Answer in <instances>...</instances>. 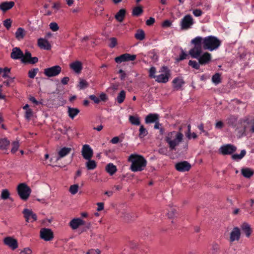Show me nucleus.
Returning a JSON list of instances; mask_svg holds the SVG:
<instances>
[{
    "mask_svg": "<svg viewBox=\"0 0 254 254\" xmlns=\"http://www.w3.org/2000/svg\"><path fill=\"white\" fill-rule=\"evenodd\" d=\"M191 43L193 44L194 47L189 51V54L191 58H196L200 53H202V48L204 50L212 51L218 48L221 41L213 36H209L204 38L197 36L191 41Z\"/></svg>",
    "mask_w": 254,
    "mask_h": 254,
    "instance_id": "nucleus-1",
    "label": "nucleus"
},
{
    "mask_svg": "<svg viewBox=\"0 0 254 254\" xmlns=\"http://www.w3.org/2000/svg\"><path fill=\"white\" fill-rule=\"evenodd\" d=\"M128 161L131 163L130 169L134 172L142 171L147 165V161L144 157L138 154H131Z\"/></svg>",
    "mask_w": 254,
    "mask_h": 254,
    "instance_id": "nucleus-2",
    "label": "nucleus"
},
{
    "mask_svg": "<svg viewBox=\"0 0 254 254\" xmlns=\"http://www.w3.org/2000/svg\"><path fill=\"white\" fill-rule=\"evenodd\" d=\"M183 136L181 131H173L167 133L165 140L168 144L170 150H176V147L183 141Z\"/></svg>",
    "mask_w": 254,
    "mask_h": 254,
    "instance_id": "nucleus-3",
    "label": "nucleus"
},
{
    "mask_svg": "<svg viewBox=\"0 0 254 254\" xmlns=\"http://www.w3.org/2000/svg\"><path fill=\"white\" fill-rule=\"evenodd\" d=\"M17 190L20 197L24 200L28 199L31 192V189L24 183L20 184Z\"/></svg>",
    "mask_w": 254,
    "mask_h": 254,
    "instance_id": "nucleus-4",
    "label": "nucleus"
},
{
    "mask_svg": "<svg viewBox=\"0 0 254 254\" xmlns=\"http://www.w3.org/2000/svg\"><path fill=\"white\" fill-rule=\"evenodd\" d=\"M194 24V21L192 16L190 14L185 15L181 20L180 22L181 28L182 30H187L191 28Z\"/></svg>",
    "mask_w": 254,
    "mask_h": 254,
    "instance_id": "nucleus-5",
    "label": "nucleus"
},
{
    "mask_svg": "<svg viewBox=\"0 0 254 254\" xmlns=\"http://www.w3.org/2000/svg\"><path fill=\"white\" fill-rule=\"evenodd\" d=\"M62 71V68L60 65H55L51 67L45 68L44 74L48 77L56 76L59 75Z\"/></svg>",
    "mask_w": 254,
    "mask_h": 254,
    "instance_id": "nucleus-6",
    "label": "nucleus"
},
{
    "mask_svg": "<svg viewBox=\"0 0 254 254\" xmlns=\"http://www.w3.org/2000/svg\"><path fill=\"white\" fill-rule=\"evenodd\" d=\"M136 56L135 55L125 53L115 58V61L117 63L120 64L124 62L133 61L136 59Z\"/></svg>",
    "mask_w": 254,
    "mask_h": 254,
    "instance_id": "nucleus-7",
    "label": "nucleus"
},
{
    "mask_svg": "<svg viewBox=\"0 0 254 254\" xmlns=\"http://www.w3.org/2000/svg\"><path fill=\"white\" fill-rule=\"evenodd\" d=\"M3 242L12 250H15L18 247L17 240L12 237H6L3 239Z\"/></svg>",
    "mask_w": 254,
    "mask_h": 254,
    "instance_id": "nucleus-8",
    "label": "nucleus"
},
{
    "mask_svg": "<svg viewBox=\"0 0 254 254\" xmlns=\"http://www.w3.org/2000/svg\"><path fill=\"white\" fill-rule=\"evenodd\" d=\"M162 71H165V74H161L156 76L155 81L158 83H166L168 81L170 75V71L167 66L162 67Z\"/></svg>",
    "mask_w": 254,
    "mask_h": 254,
    "instance_id": "nucleus-9",
    "label": "nucleus"
},
{
    "mask_svg": "<svg viewBox=\"0 0 254 254\" xmlns=\"http://www.w3.org/2000/svg\"><path fill=\"white\" fill-rule=\"evenodd\" d=\"M40 237L46 241L52 240L54 238L52 231L48 228H42L40 232Z\"/></svg>",
    "mask_w": 254,
    "mask_h": 254,
    "instance_id": "nucleus-10",
    "label": "nucleus"
},
{
    "mask_svg": "<svg viewBox=\"0 0 254 254\" xmlns=\"http://www.w3.org/2000/svg\"><path fill=\"white\" fill-rule=\"evenodd\" d=\"M200 53L199 55L195 59L198 60L199 64L201 65H205L209 63L211 60V55L208 52H205L202 55Z\"/></svg>",
    "mask_w": 254,
    "mask_h": 254,
    "instance_id": "nucleus-11",
    "label": "nucleus"
},
{
    "mask_svg": "<svg viewBox=\"0 0 254 254\" xmlns=\"http://www.w3.org/2000/svg\"><path fill=\"white\" fill-rule=\"evenodd\" d=\"M236 150V147L231 144L223 145L220 148L221 153L224 155L232 154L235 152Z\"/></svg>",
    "mask_w": 254,
    "mask_h": 254,
    "instance_id": "nucleus-12",
    "label": "nucleus"
},
{
    "mask_svg": "<svg viewBox=\"0 0 254 254\" xmlns=\"http://www.w3.org/2000/svg\"><path fill=\"white\" fill-rule=\"evenodd\" d=\"M81 153L85 159L89 160L93 157V151L89 145L85 144L83 145Z\"/></svg>",
    "mask_w": 254,
    "mask_h": 254,
    "instance_id": "nucleus-13",
    "label": "nucleus"
},
{
    "mask_svg": "<svg viewBox=\"0 0 254 254\" xmlns=\"http://www.w3.org/2000/svg\"><path fill=\"white\" fill-rule=\"evenodd\" d=\"M190 168V164L186 161H182L175 164V169L179 172H184L189 171Z\"/></svg>",
    "mask_w": 254,
    "mask_h": 254,
    "instance_id": "nucleus-14",
    "label": "nucleus"
},
{
    "mask_svg": "<svg viewBox=\"0 0 254 254\" xmlns=\"http://www.w3.org/2000/svg\"><path fill=\"white\" fill-rule=\"evenodd\" d=\"M23 213L27 222H28L29 221L32 222L37 220V215L32 210L28 209H24L23 211Z\"/></svg>",
    "mask_w": 254,
    "mask_h": 254,
    "instance_id": "nucleus-15",
    "label": "nucleus"
},
{
    "mask_svg": "<svg viewBox=\"0 0 254 254\" xmlns=\"http://www.w3.org/2000/svg\"><path fill=\"white\" fill-rule=\"evenodd\" d=\"M241 237V231L240 229L237 227H234L230 234V243H233L235 241H238Z\"/></svg>",
    "mask_w": 254,
    "mask_h": 254,
    "instance_id": "nucleus-16",
    "label": "nucleus"
},
{
    "mask_svg": "<svg viewBox=\"0 0 254 254\" xmlns=\"http://www.w3.org/2000/svg\"><path fill=\"white\" fill-rule=\"evenodd\" d=\"M85 222L79 218H73L69 222L70 227L73 229H77L79 226L84 225Z\"/></svg>",
    "mask_w": 254,
    "mask_h": 254,
    "instance_id": "nucleus-17",
    "label": "nucleus"
},
{
    "mask_svg": "<svg viewBox=\"0 0 254 254\" xmlns=\"http://www.w3.org/2000/svg\"><path fill=\"white\" fill-rule=\"evenodd\" d=\"M23 52L19 48H13L10 54V58L13 60H21L23 57Z\"/></svg>",
    "mask_w": 254,
    "mask_h": 254,
    "instance_id": "nucleus-18",
    "label": "nucleus"
},
{
    "mask_svg": "<svg viewBox=\"0 0 254 254\" xmlns=\"http://www.w3.org/2000/svg\"><path fill=\"white\" fill-rule=\"evenodd\" d=\"M70 68L75 72L79 73L82 69V64L79 61H76L69 64Z\"/></svg>",
    "mask_w": 254,
    "mask_h": 254,
    "instance_id": "nucleus-19",
    "label": "nucleus"
},
{
    "mask_svg": "<svg viewBox=\"0 0 254 254\" xmlns=\"http://www.w3.org/2000/svg\"><path fill=\"white\" fill-rule=\"evenodd\" d=\"M38 46L41 49L49 50L51 48V46L48 41L43 38H39L38 40Z\"/></svg>",
    "mask_w": 254,
    "mask_h": 254,
    "instance_id": "nucleus-20",
    "label": "nucleus"
},
{
    "mask_svg": "<svg viewBox=\"0 0 254 254\" xmlns=\"http://www.w3.org/2000/svg\"><path fill=\"white\" fill-rule=\"evenodd\" d=\"M14 2L13 1H4L0 3V10L5 12L12 8L14 5Z\"/></svg>",
    "mask_w": 254,
    "mask_h": 254,
    "instance_id": "nucleus-21",
    "label": "nucleus"
},
{
    "mask_svg": "<svg viewBox=\"0 0 254 254\" xmlns=\"http://www.w3.org/2000/svg\"><path fill=\"white\" fill-rule=\"evenodd\" d=\"M241 229L243 233H244L246 236L249 238L251 235L252 233V229L250 226V225L247 223H243L241 226Z\"/></svg>",
    "mask_w": 254,
    "mask_h": 254,
    "instance_id": "nucleus-22",
    "label": "nucleus"
},
{
    "mask_svg": "<svg viewBox=\"0 0 254 254\" xmlns=\"http://www.w3.org/2000/svg\"><path fill=\"white\" fill-rule=\"evenodd\" d=\"M159 119V115L157 114H149L145 119V122L146 124H150L154 123L158 121Z\"/></svg>",
    "mask_w": 254,
    "mask_h": 254,
    "instance_id": "nucleus-23",
    "label": "nucleus"
},
{
    "mask_svg": "<svg viewBox=\"0 0 254 254\" xmlns=\"http://www.w3.org/2000/svg\"><path fill=\"white\" fill-rule=\"evenodd\" d=\"M173 87L176 90H179L184 84V82L183 79L176 77L174 78L172 81Z\"/></svg>",
    "mask_w": 254,
    "mask_h": 254,
    "instance_id": "nucleus-24",
    "label": "nucleus"
},
{
    "mask_svg": "<svg viewBox=\"0 0 254 254\" xmlns=\"http://www.w3.org/2000/svg\"><path fill=\"white\" fill-rule=\"evenodd\" d=\"M71 151V148L70 147H64L62 148L59 152H58V157L57 158V160H59L62 158L64 157L67 154H68L70 151Z\"/></svg>",
    "mask_w": 254,
    "mask_h": 254,
    "instance_id": "nucleus-25",
    "label": "nucleus"
},
{
    "mask_svg": "<svg viewBox=\"0 0 254 254\" xmlns=\"http://www.w3.org/2000/svg\"><path fill=\"white\" fill-rule=\"evenodd\" d=\"M126 10L125 9H121L115 15V18L119 22H122L125 17Z\"/></svg>",
    "mask_w": 254,
    "mask_h": 254,
    "instance_id": "nucleus-26",
    "label": "nucleus"
},
{
    "mask_svg": "<svg viewBox=\"0 0 254 254\" xmlns=\"http://www.w3.org/2000/svg\"><path fill=\"white\" fill-rule=\"evenodd\" d=\"M25 35L24 29L21 27H19L15 32V38L18 40L23 39Z\"/></svg>",
    "mask_w": 254,
    "mask_h": 254,
    "instance_id": "nucleus-27",
    "label": "nucleus"
},
{
    "mask_svg": "<svg viewBox=\"0 0 254 254\" xmlns=\"http://www.w3.org/2000/svg\"><path fill=\"white\" fill-rule=\"evenodd\" d=\"M106 171L113 176L117 171V167L112 163H109L106 167Z\"/></svg>",
    "mask_w": 254,
    "mask_h": 254,
    "instance_id": "nucleus-28",
    "label": "nucleus"
},
{
    "mask_svg": "<svg viewBox=\"0 0 254 254\" xmlns=\"http://www.w3.org/2000/svg\"><path fill=\"white\" fill-rule=\"evenodd\" d=\"M242 175L247 178H251L254 175V171L250 168H243L241 170Z\"/></svg>",
    "mask_w": 254,
    "mask_h": 254,
    "instance_id": "nucleus-29",
    "label": "nucleus"
},
{
    "mask_svg": "<svg viewBox=\"0 0 254 254\" xmlns=\"http://www.w3.org/2000/svg\"><path fill=\"white\" fill-rule=\"evenodd\" d=\"M79 112L80 111L77 108L68 107V114L69 117L72 119L78 115Z\"/></svg>",
    "mask_w": 254,
    "mask_h": 254,
    "instance_id": "nucleus-30",
    "label": "nucleus"
},
{
    "mask_svg": "<svg viewBox=\"0 0 254 254\" xmlns=\"http://www.w3.org/2000/svg\"><path fill=\"white\" fill-rule=\"evenodd\" d=\"M10 142L6 138L0 139V150H6L9 146Z\"/></svg>",
    "mask_w": 254,
    "mask_h": 254,
    "instance_id": "nucleus-31",
    "label": "nucleus"
},
{
    "mask_svg": "<svg viewBox=\"0 0 254 254\" xmlns=\"http://www.w3.org/2000/svg\"><path fill=\"white\" fill-rule=\"evenodd\" d=\"M134 37L136 39L139 41L144 40L145 38V33L144 31L141 29H138L134 35Z\"/></svg>",
    "mask_w": 254,
    "mask_h": 254,
    "instance_id": "nucleus-32",
    "label": "nucleus"
},
{
    "mask_svg": "<svg viewBox=\"0 0 254 254\" xmlns=\"http://www.w3.org/2000/svg\"><path fill=\"white\" fill-rule=\"evenodd\" d=\"M31 57V54L30 52L26 51L24 54L23 53V57L21 58V61L23 64H28Z\"/></svg>",
    "mask_w": 254,
    "mask_h": 254,
    "instance_id": "nucleus-33",
    "label": "nucleus"
},
{
    "mask_svg": "<svg viewBox=\"0 0 254 254\" xmlns=\"http://www.w3.org/2000/svg\"><path fill=\"white\" fill-rule=\"evenodd\" d=\"M88 161L86 163V166L88 170H93L97 167V164L94 160H88Z\"/></svg>",
    "mask_w": 254,
    "mask_h": 254,
    "instance_id": "nucleus-34",
    "label": "nucleus"
},
{
    "mask_svg": "<svg viewBox=\"0 0 254 254\" xmlns=\"http://www.w3.org/2000/svg\"><path fill=\"white\" fill-rule=\"evenodd\" d=\"M126 98V92L124 90H122L118 94L116 100L118 103H122Z\"/></svg>",
    "mask_w": 254,
    "mask_h": 254,
    "instance_id": "nucleus-35",
    "label": "nucleus"
},
{
    "mask_svg": "<svg viewBox=\"0 0 254 254\" xmlns=\"http://www.w3.org/2000/svg\"><path fill=\"white\" fill-rule=\"evenodd\" d=\"M147 134L148 131L147 129L144 127L143 125H141L139 129L138 137L140 138H143L144 136L147 135Z\"/></svg>",
    "mask_w": 254,
    "mask_h": 254,
    "instance_id": "nucleus-36",
    "label": "nucleus"
},
{
    "mask_svg": "<svg viewBox=\"0 0 254 254\" xmlns=\"http://www.w3.org/2000/svg\"><path fill=\"white\" fill-rule=\"evenodd\" d=\"M246 151L242 150L240 154H235L232 155V158L234 160H239L242 159L246 155Z\"/></svg>",
    "mask_w": 254,
    "mask_h": 254,
    "instance_id": "nucleus-37",
    "label": "nucleus"
},
{
    "mask_svg": "<svg viewBox=\"0 0 254 254\" xmlns=\"http://www.w3.org/2000/svg\"><path fill=\"white\" fill-rule=\"evenodd\" d=\"M129 121L132 125L139 126L140 124L139 118L137 117L130 116L129 117Z\"/></svg>",
    "mask_w": 254,
    "mask_h": 254,
    "instance_id": "nucleus-38",
    "label": "nucleus"
},
{
    "mask_svg": "<svg viewBox=\"0 0 254 254\" xmlns=\"http://www.w3.org/2000/svg\"><path fill=\"white\" fill-rule=\"evenodd\" d=\"M189 58V55L187 53H186L184 51L181 49V54L179 57L176 58V60L177 62H179L180 61H183L185 59H187Z\"/></svg>",
    "mask_w": 254,
    "mask_h": 254,
    "instance_id": "nucleus-39",
    "label": "nucleus"
},
{
    "mask_svg": "<svg viewBox=\"0 0 254 254\" xmlns=\"http://www.w3.org/2000/svg\"><path fill=\"white\" fill-rule=\"evenodd\" d=\"M212 254H216L220 251L219 245L216 242H213L212 244V248L211 249Z\"/></svg>",
    "mask_w": 254,
    "mask_h": 254,
    "instance_id": "nucleus-40",
    "label": "nucleus"
},
{
    "mask_svg": "<svg viewBox=\"0 0 254 254\" xmlns=\"http://www.w3.org/2000/svg\"><path fill=\"white\" fill-rule=\"evenodd\" d=\"M143 12V10L141 7H134L132 11V14L133 16H138Z\"/></svg>",
    "mask_w": 254,
    "mask_h": 254,
    "instance_id": "nucleus-41",
    "label": "nucleus"
},
{
    "mask_svg": "<svg viewBox=\"0 0 254 254\" xmlns=\"http://www.w3.org/2000/svg\"><path fill=\"white\" fill-rule=\"evenodd\" d=\"M39 71L38 68H34L29 70L28 72V76L30 78H34Z\"/></svg>",
    "mask_w": 254,
    "mask_h": 254,
    "instance_id": "nucleus-42",
    "label": "nucleus"
},
{
    "mask_svg": "<svg viewBox=\"0 0 254 254\" xmlns=\"http://www.w3.org/2000/svg\"><path fill=\"white\" fill-rule=\"evenodd\" d=\"M212 80L216 84H219L221 82V75L219 73H216L212 76Z\"/></svg>",
    "mask_w": 254,
    "mask_h": 254,
    "instance_id": "nucleus-43",
    "label": "nucleus"
},
{
    "mask_svg": "<svg viewBox=\"0 0 254 254\" xmlns=\"http://www.w3.org/2000/svg\"><path fill=\"white\" fill-rule=\"evenodd\" d=\"M10 72V69L8 67H4V68H2L0 67V74L1 72H3L2 74V77L3 78H9L8 75V73Z\"/></svg>",
    "mask_w": 254,
    "mask_h": 254,
    "instance_id": "nucleus-44",
    "label": "nucleus"
},
{
    "mask_svg": "<svg viewBox=\"0 0 254 254\" xmlns=\"http://www.w3.org/2000/svg\"><path fill=\"white\" fill-rule=\"evenodd\" d=\"M189 65L191 66L192 68L199 69L200 68V64L199 62L197 63L195 61L190 60L188 63Z\"/></svg>",
    "mask_w": 254,
    "mask_h": 254,
    "instance_id": "nucleus-45",
    "label": "nucleus"
},
{
    "mask_svg": "<svg viewBox=\"0 0 254 254\" xmlns=\"http://www.w3.org/2000/svg\"><path fill=\"white\" fill-rule=\"evenodd\" d=\"M9 195L10 193L8 190H2L1 193V198L4 200L9 198Z\"/></svg>",
    "mask_w": 254,
    "mask_h": 254,
    "instance_id": "nucleus-46",
    "label": "nucleus"
},
{
    "mask_svg": "<svg viewBox=\"0 0 254 254\" xmlns=\"http://www.w3.org/2000/svg\"><path fill=\"white\" fill-rule=\"evenodd\" d=\"M88 86V82L84 79H80L79 84L78 85L80 89H82L86 88Z\"/></svg>",
    "mask_w": 254,
    "mask_h": 254,
    "instance_id": "nucleus-47",
    "label": "nucleus"
},
{
    "mask_svg": "<svg viewBox=\"0 0 254 254\" xmlns=\"http://www.w3.org/2000/svg\"><path fill=\"white\" fill-rule=\"evenodd\" d=\"M78 190V185L77 184L71 185L69 188V191L72 194H76Z\"/></svg>",
    "mask_w": 254,
    "mask_h": 254,
    "instance_id": "nucleus-48",
    "label": "nucleus"
},
{
    "mask_svg": "<svg viewBox=\"0 0 254 254\" xmlns=\"http://www.w3.org/2000/svg\"><path fill=\"white\" fill-rule=\"evenodd\" d=\"M33 116V111L31 109H27L25 112V118L27 121H29Z\"/></svg>",
    "mask_w": 254,
    "mask_h": 254,
    "instance_id": "nucleus-49",
    "label": "nucleus"
},
{
    "mask_svg": "<svg viewBox=\"0 0 254 254\" xmlns=\"http://www.w3.org/2000/svg\"><path fill=\"white\" fill-rule=\"evenodd\" d=\"M109 40L110 41V43L109 45V46L111 48H113L115 47L116 46V45H117V38H115V37H112V38H111L109 39Z\"/></svg>",
    "mask_w": 254,
    "mask_h": 254,
    "instance_id": "nucleus-50",
    "label": "nucleus"
},
{
    "mask_svg": "<svg viewBox=\"0 0 254 254\" xmlns=\"http://www.w3.org/2000/svg\"><path fill=\"white\" fill-rule=\"evenodd\" d=\"M19 142L18 141H14L12 143V148H11V152L12 153H15L19 148Z\"/></svg>",
    "mask_w": 254,
    "mask_h": 254,
    "instance_id": "nucleus-51",
    "label": "nucleus"
},
{
    "mask_svg": "<svg viewBox=\"0 0 254 254\" xmlns=\"http://www.w3.org/2000/svg\"><path fill=\"white\" fill-rule=\"evenodd\" d=\"M156 73V68L152 66L149 70V76L151 78H155L156 76L155 75Z\"/></svg>",
    "mask_w": 254,
    "mask_h": 254,
    "instance_id": "nucleus-52",
    "label": "nucleus"
},
{
    "mask_svg": "<svg viewBox=\"0 0 254 254\" xmlns=\"http://www.w3.org/2000/svg\"><path fill=\"white\" fill-rule=\"evenodd\" d=\"M50 28L53 31H57L59 30V27L56 22H52L50 24Z\"/></svg>",
    "mask_w": 254,
    "mask_h": 254,
    "instance_id": "nucleus-53",
    "label": "nucleus"
},
{
    "mask_svg": "<svg viewBox=\"0 0 254 254\" xmlns=\"http://www.w3.org/2000/svg\"><path fill=\"white\" fill-rule=\"evenodd\" d=\"M176 210L174 208H171V210L168 213V216L169 218H172L176 215Z\"/></svg>",
    "mask_w": 254,
    "mask_h": 254,
    "instance_id": "nucleus-54",
    "label": "nucleus"
},
{
    "mask_svg": "<svg viewBox=\"0 0 254 254\" xmlns=\"http://www.w3.org/2000/svg\"><path fill=\"white\" fill-rule=\"evenodd\" d=\"M3 25L8 30L11 26V21L10 19H7L3 21Z\"/></svg>",
    "mask_w": 254,
    "mask_h": 254,
    "instance_id": "nucleus-55",
    "label": "nucleus"
},
{
    "mask_svg": "<svg viewBox=\"0 0 254 254\" xmlns=\"http://www.w3.org/2000/svg\"><path fill=\"white\" fill-rule=\"evenodd\" d=\"M89 98L93 101L96 104H98L100 102L99 98L96 96L95 95H91L89 96Z\"/></svg>",
    "mask_w": 254,
    "mask_h": 254,
    "instance_id": "nucleus-56",
    "label": "nucleus"
},
{
    "mask_svg": "<svg viewBox=\"0 0 254 254\" xmlns=\"http://www.w3.org/2000/svg\"><path fill=\"white\" fill-rule=\"evenodd\" d=\"M192 13L195 16H200L202 14V11L199 9H195L193 10Z\"/></svg>",
    "mask_w": 254,
    "mask_h": 254,
    "instance_id": "nucleus-57",
    "label": "nucleus"
},
{
    "mask_svg": "<svg viewBox=\"0 0 254 254\" xmlns=\"http://www.w3.org/2000/svg\"><path fill=\"white\" fill-rule=\"evenodd\" d=\"M171 22L169 20H166L162 23V26L163 27H169L171 25Z\"/></svg>",
    "mask_w": 254,
    "mask_h": 254,
    "instance_id": "nucleus-58",
    "label": "nucleus"
},
{
    "mask_svg": "<svg viewBox=\"0 0 254 254\" xmlns=\"http://www.w3.org/2000/svg\"><path fill=\"white\" fill-rule=\"evenodd\" d=\"M155 22V19L153 17H150L146 21V24L148 26H151L153 25Z\"/></svg>",
    "mask_w": 254,
    "mask_h": 254,
    "instance_id": "nucleus-59",
    "label": "nucleus"
},
{
    "mask_svg": "<svg viewBox=\"0 0 254 254\" xmlns=\"http://www.w3.org/2000/svg\"><path fill=\"white\" fill-rule=\"evenodd\" d=\"M38 62V58L37 57H31L30 60L29 61L28 64H35Z\"/></svg>",
    "mask_w": 254,
    "mask_h": 254,
    "instance_id": "nucleus-60",
    "label": "nucleus"
},
{
    "mask_svg": "<svg viewBox=\"0 0 254 254\" xmlns=\"http://www.w3.org/2000/svg\"><path fill=\"white\" fill-rule=\"evenodd\" d=\"M20 253L21 254H32V251L29 248H25L23 250H22L21 251Z\"/></svg>",
    "mask_w": 254,
    "mask_h": 254,
    "instance_id": "nucleus-61",
    "label": "nucleus"
},
{
    "mask_svg": "<svg viewBox=\"0 0 254 254\" xmlns=\"http://www.w3.org/2000/svg\"><path fill=\"white\" fill-rule=\"evenodd\" d=\"M97 205L98 206V208L97 209V211H100L104 209V204L103 202H98V203H97Z\"/></svg>",
    "mask_w": 254,
    "mask_h": 254,
    "instance_id": "nucleus-62",
    "label": "nucleus"
},
{
    "mask_svg": "<svg viewBox=\"0 0 254 254\" xmlns=\"http://www.w3.org/2000/svg\"><path fill=\"white\" fill-rule=\"evenodd\" d=\"M224 126V124L222 121L217 122L215 124V127L217 128L221 129Z\"/></svg>",
    "mask_w": 254,
    "mask_h": 254,
    "instance_id": "nucleus-63",
    "label": "nucleus"
},
{
    "mask_svg": "<svg viewBox=\"0 0 254 254\" xmlns=\"http://www.w3.org/2000/svg\"><path fill=\"white\" fill-rule=\"evenodd\" d=\"M99 99L100 101H106L108 98L105 93H102L100 94Z\"/></svg>",
    "mask_w": 254,
    "mask_h": 254,
    "instance_id": "nucleus-64",
    "label": "nucleus"
}]
</instances>
